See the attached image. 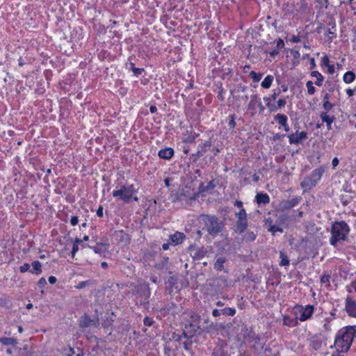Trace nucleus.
<instances>
[{
  "label": "nucleus",
  "mask_w": 356,
  "mask_h": 356,
  "mask_svg": "<svg viewBox=\"0 0 356 356\" xmlns=\"http://www.w3.org/2000/svg\"><path fill=\"white\" fill-rule=\"evenodd\" d=\"M356 339V325H347L341 328L336 334L334 346L341 352H348Z\"/></svg>",
  "instance_id": "obj_1"
},
{
  "label": "nucleus",
  "mask_w": 356,
  "mask_h": 356,
  "mask_svg": "<svg viewBox=\"0 0 356 356\" xmlns=\"http://www.w3.org/2000/svg\"><path fill=\"white\" fill-rule=\"evenodd\" d=\"M350 232V226L345 221L334 222L330 229V244L334 248L338 247L347 241Z\"/></svg>",
  "instance_id": "obj_2"
},
{
  "label": "nucleus",
  "mask_w": 356,
  "mask_h": 356,
  "mask_svg": "<svg viewBox=\"0 0 356 356\" xmlns=\"http://www.w3.org/2000/svg\"><path fill=\"white\" fill-rule=\"evenodd\" d=\"M200 222L204 225L203 229L212 236H216L221 232L224 227L223 222L216 216L201 215Z\"/></svg>",
  "instance_id": "obj_3"
},
{
  "label": "nucleus",
  "mask_w": 356,
  "mask_h": 356,
  "mask_svg": "<svg viewBox=\"0 0 356 356\" xmlns=\"http://www.w3.org/2000/svg\"><path fill=\"white\" fill-rule=\"evenodd\" d=\"M326 167L320 166L311 172L309 176H307L300 183V187L304 192H307L312 188L315 187L320 181L325 171Z\"/></svg>",
  "instance_id": "obj_4"
},
{
  "label": "nucleus",
  "mask_w": 356,
  "mask_h": 356,
  "mask_svg": "<svg viewBox=\"0 0 356 356\" xmlns=\"http://www.w3.org/2000/svg\"><path fill=\"white\" fill-rule=\"evenodd\" d=\"M138 188H136L134 184L127 186H122L119 189L114 190L112 195L114 197H118L124 203H129L131 200L136 202L138 201V197L136 194L138 193Z\"/></svg>",
  "instance_id": "obj_5"
},
{
  "label": "nucleus",
  "mask_w": 356,
  "mask_h": 356,
  "mask_svg": "<svg viewBox=\"0 0 356 356\" xmlns=\"http://www.w3.org/2000/svg\"><path fill=\"white\" fill-rule=\"evenodd\" d=\"M314 311V307L311 305L305 306L296 305L293 308L294 314H296L298 320L301 322L306 321L311 318Z\"/></svg>",
  "instance_id": "obj_6"
},
{
  "label": "nucleus",
  "mask_w": 356,
  "mask_h": 356,
  "mask_svg": "<svg viewBox=\"0 0 356 356\" xmlns=\"http://www.w3.org/2000/svg\"><path fill=\"white\" fill-rule=\"evenodd\" d=\"M236 217V228L240 232H244L248 227V215L244 209H241L235 213Z\"/></svg>",
  "instance_id": "obj_7"
},
{
  "label": "nucleus",
  "mask_w": 356,
  "mask_h": 356,
  "mask_svg": "<svg viewBox=\"0 0 356 356\" xmlns=\"http://www.w3.org/2000/svg\"><path fill=\"white\" fill-rule=\"evenodd\" d=\"M345 311L349 316L356 318V301L350 296L346 298Z\"/></svg>",
  "instance_id": "obj_8"
},
{
  "label": "nucleus",
  "mask_w": 356,
  "mask_h": 356,
  "mask_svg": "<svg viewBox=\"0 0 356 356\" xmlns=\"http://www.w3.org/2000/svg\"><path fill=\"white\" fill-rule=\"evenodd\" d=\"M288 138L290 144H298L307 138V134L306 131H297L296 133L288 135Z\"/></svg>",
  "instance_id": "obj_9"
},
{
  "label": "nucleus",
  "mask_w": 356,
  "mask_h": 356,
  "mask_svg": "<svg viewBox=\"0 0 356 356\" xmlns=\"http://www.w3.org/2000/svg\"><path fill=\"white\" fill-rule=\"evenodd\" d=\"M301 200V197H295L291 200H283L280 207L283 210H289L296 207Z\"/></svg>",
  "instance_id": "obj_10"
},
{
  "label": "nucleus",
  "mask_w": 356,
  "mask_h": 356,
  "mask_svg": "<svg viewBox=\"0 0 356 356\" xmlns=\"http://www.w3.org/2000/svg\"><path fill=\"white\" fill-rule=\"evenodd\" d=\"M184 238L185 235L184 233L176 232L175 234L170 236L169 241L171 245H177L181 244Z\"/></svg>",
  "instance_id": "obj_11"
},
{
  "label": "nucleus",
  "mask_w": 356,
  "mask_h": 356,
  "mask_svg": "<svg viewBox=\"0 0 356 356\" xmlns=\"http://www.w3.org/2000/svg\"><path fill=\"white\" fill-rule=\"evenodd\" d=\"M174 149L171 147L161 149L158 152V156L163 159L169 160L174 156Z\"/></svg>",
  "instance_id": "obj_12"
},
{
  "label": "nucleus",
  "mask_w": 356,
  "mask_h": 356,
  "mask_svg": "<svg viewBox=\"0 0 356 356\" xmlns=\"http://www.w3.org/2000/svg\"><path fill=\"white\" fill-rule=\"evenodd\" d=\"M197 329L198 326L197 325L189 323L188 325H186L184 334L186 337H192L197 332Z\"/></svg>",
  "instance_id": "obj_13"
},
{
  "label": "nucleus",
  "mask_w": 356,
  "mask_h": 356,
  "mask_svg": "<svg viewBox=\"0 0 356 356\" xmlns=\"http://www.w3.org/2000/svg\"><path fill=\"white\" fill-rule=\"evenodd\" d=\"M218 183L214 179L211 180L207 183V185H204L202 183L199 186L200 193L207 192L208 191L212 190L217 186Z\"/></svg>",
  "instance_id": "obj_14"
},
{
  "label": "nucleus",
  "mask_w": 356,
  "mask_h": 356,
  "mask_svg": "<svg viewBox=\"0 0 356 356\" xmlns=\"http://www.w3.org/2000/svg\"><path fill=\"white\" fill-rule=\"evenodd\" d=\"M199 136L198 134H192L188 131L184 134L182 137V142L184 143H192L195 141V138Z\"/></svg>",
  "instance_id": "obj_15"
},
{
  "label": "nucleus",
  "mask_w": 356,
  "mask_h": 356,
  "mask_svg": "<svg viewBox=\"0 0 356 356\" xmlns=\"http://www.w3.org/2000/svg\"><path fill=\"white\" fill-rule=\"evenodd\" d=\"M256 202L259 204H267L270 202V197L266 193H257L256 197Z\"/></svg>",
  "instance_id": "obj_16"
},
{
  "label": "nucleus",
  "mask_w": 356,
  "mask_h": 356,
  "mask_svg": "<svg viewBox=\"0 0 356 356\" xmlns=\"http://www.w3.org/2000/svg\"><path fill=\"white\" fill-rule=\"evenodd\" d=\"M211 146V140H206L202 143H200L197 147V150L199 151V154H204Z\"/></svg>",
  "instance_id": "obj_17"
},
{
  "label": "nucleus",
  "mask_w": 356,
  "mask_h": 356,
  "mask_svg": "<svg viewBox=\"0 0 356 356\" xmlns=\"http://www.w3.org/2000/svg\"><path fill=\"white\" fill-rule=\"evenodd\" d=\"M298 318L296 317L295 318H291L289 316H284L283 317V325L288 327H296L298 325Z\"/></svg>",
  "instance_id": "obj_18"
},
{
  "label": "nucleus",
  "mask_w": 356,
  "mask_h": 356,
  "mask_svg": "<svg viewBox=\"0 0 356 356\" xmlns=\"http://www.w3.org/2000/svg\"><path fill=\"white\" fill-rule=\"evenodd\" d=\"M259 101V97L257 95L250 96V101L248 105V109L252 111V114L254 113L257 104Z\"/></svg>",
  "instance_id": "obj_19"
},
{
  "label": "nucleus",
  "mask_w": 356,
  "mask_h": 356,
  "mask_svg": "<svg viewBox=\"0 0 356 356\" xmlns=\"http://www.w3.org/2000/svg\"><path fill=\"white\" fill-rule=\"evenodd\" d=\"M286 104V101L284 99H280L277 102L276 104H274L270 106V109L269 110L270 112H275L277 110L280 109L282 107H284Z\"/></svg>",
  "instance_id": "obj_20"
},
{
  "label": "nucleus",
  "mask_w": 356,
  "mask_h": 356,
  "mask_svg": "<svg viewBox=\"0 0 356 356\" xmlns=\"http://www.w3.org/2000/svg\"><path fill=\"white\" fill-rule=\"evenodd\" d=\"M274 80V77L273 75H268L266 76L264 79L262 81L261 83V86L263 88H265V89H268L270 88L272 83H273V81Z\"/></svg>",
  "instance_id": "obj_21"
},
{
  "label": "nucleus",
  "mask_w": 356,
  "mask_h": 356,
  "mask_svg": "<svg viewBox=\"0 0 356 356\" xmlns=\"http://www.w3.org/2000/svg\"><path fill=\"white\" fill-rule=\"evenodd\" d=\"M277 95H278V93H277L276 92H274L271 95L264 97V101L265 102L266 106H267L268 110H270V106H272L273 105V104H272L271 102L276 99Z\"/></svg>",
  "instance_id": "obj_22"
},
{
  "label": "nucleus",
  "mask_w": 356,
  "mask_h": 356,
  "mask_svg": "<svg viewBox=\"0 0 356 356\" xmlns=\"http://www.w3.org/2000/svg\"><path fill=\"white\" fill-rule=\"evenodd\" d=\"M311 76L312 77H316V81H315V84L317 86H321L323 85L324 77L318 71H312L311 72Z\"/></svg>",
  "instance_id": "obj_23"
},
{
  "label": "nucleus",
  "mask_w": 356,
  "mask_h": 356,
  "mask_svg": "<svg viewBox=\"0 0 356 356\" xmlns=\"http://www.w3.org/2000/svg\"><path fill=\"white\" fill-rule=\"evenodd\" d=\"M0 343L5 346H16L17 341L15 338L10 337H1L0 338Z\"/></svg>",
  "instance_id": "obj_24"
},
{
  "label": "nucleus",
  "mask_w": 356,
  "mask_h": 356,
  "mask_svg": "<svg viewBox=\"0 0 356 356\" xmlns=\"http://www.w3.org/2000/svg\"><path fill=\"white\" fill-rule=\"evenodd\" d=\"M33 269L30 270L32 274L39 275L42 273V265L39 261H34L32 263Z\"/></svg>",
  "instance_id": "obj_25"
},
{
  "label": "nucleus",
  "mask_w": 356,
  "mask_h": 356,
  "mask_svg": "<svg viewBox=\"0 0 356 356\" xmlns=\"http://www.w3.org/2000/svg\"><path fill=\"white\" fill-rule=\"evenodd\" d=\"M355 79V75L354 72L352 71L346 72L343 74V81L346 83H351L352 82L354 81Z\"/></svg>",
  "instance_id": "obj_26"
},
{
  "label": "nucleus",
  "mask_w": 356,
  "mask_h": 356,
  "mask_svg": "<svg viewBox=\"0 0 356 356\" xmlns=\"http://www.w3.org/2000/svg\"><path fill=\"white\" fill-rule=\"evenodd\" d=\"M140 289L142 291L141 296H143L145 300H147L150 296L149 284L145 283L141 284Z\"/></svg>",
  "instance_id": "obj_27"
},
{
  "label": "nucleus",
  "mask_w": 356,
  "mask_h": 356,
  "mask_svg": "<svg viewBox=\"0 0 356 356\" xmlns=\"http://www.w3.org/2000/svg\"><path fill=\"white\" fill-rule=\"evenodd\" d=\"M280 266H288L289 265V259L288 256L283 252H280Z\"/></svg>",
  "instance_id": "obj_28"
},
{
  "label": "nucleus",
  "mask_w": 356,
  "mask_h": 356,
  "mask_svg": "<svg viewBox=\"0 0 356 356\" xmlns=\"http://www.w3.org/2000/svg\"><path fill=\"white\" fill-rule=\"evenodd\" d=\"M274 120L277 122L281 126L285 125V123L288 121V118L284 114L278 113L274 117Z\"/></svg>",
  "instance_id": "obj_29"
},
{
  "label": "nucleus",
  "mask_w": 356,
  "mask_h": 356,
  "mask_svg": "<svg viewBox=\"0 0 356 356\" xmlns=\"http://www.w3.org/2000/svg\"><path fill=\"white\" fill-rule=\"evenodd\" d=\"M320 118L322 122L325 123L333 122L335 120L334 116L328 115L327 112H322Z\"/></svg>",
  "instance_id": "obj_30"
},
{
  "label": "nucleus",
  "mask_w": 356,
  "mask_h": 356,
  "mask_svg": "<svg viewBox=\"0 0 356 356\" xmlns=\"http://www.w3.org/2000/svg\"><path fill=\"white\" fill-rule=\"evenodd\" d=\"M225 262V259L224 257H219L217 259L214 264V268L217 271L222 270L224 268V264Z\"/></svg>",
  "instance_id": "obj_31"
},
{
  "label": "nucleus",
  "mask_w": 356,
  "mask_h": 356,
  "mask_svg": "<svg viewBox=\"0 0 356 356\" xmlns=\"http://www.w3.org/2000/svg\"><path fill=\"white\" fill-rule=\"evenodd\" d=\"M88 248L92 249L96 254H99L101 256L106 252V249L103 244H100L97 246L88 245Z\"/></svg>",
  "instance_id": "obj_32"
},
{
  "label": "nucleus",
  "mask_w": 356,
  "mask_h": 356,
  "mask_svg": "<svg viewBox=\"0 0 356 356\" xmlns=\"http://www.w3.org/2000/svg\"><path fill=\"white\" fill-rule=\"evenodd\" d=\"M129 70L132 71V72L136 76L141 75L142 73L144 72L143 68L136 67L134 63L132 62L129 63Z\"/></svg>",
  "instance_id": "obj_33"
},
{
  "label": "nucleus",
  "mask_w": 356,
  "mask_h": 356,
  "mask_svg": "<svg viewBox=\"0 0 356 356\" xmlns=\"http://www.w3.org/2000/svg\"><path fill=\"white\" fill-rule=\"evenodd\" d=\"M250 77L252 79V81L255 83H258L262 78V73H257L254 71H251L250 72Z\"/></svg>",
  "instance_id": "obj_34"
},
{
  "label": "nucleus",
  "mask_w": 356,
  "mask_h": 356,
  "mask_svg": "<svg viewBox=\"0 0 356 356\" xmlns=\"http://www.w3.org/2000/svg\"><path fill=\"white\" fill-rule=\"evenodd\" d=\"M221 313L225 316H233L236 314V309L234 307H225L221 310Z\"/></svg>",
  "instance_id": "obj_35"
},
{
  "label": "nucleus",
  "mask_w": 356,
  "mask_h": 356,
  "mask_svg": "<svg viewBox=\"0 0 356 356\" xmlns=\"http://www.w3.org/2000/svg\"><path fill=\"white\" fill-rule=\"evenodd\" d=\"M310 346L312 347V348L317 350L321 348V343L317 339L312 337L310 341Z\"/></svg>",
  "instance_id": "obj_36"
},
{
  "label": "nucleus",
  "mask_w": 356,
  "mask_h": 356,
  "mask_svg": "<svg viewBox=\"0 0 356 356\" xmlns=\"http://www.w3.org/2000/svg\"><path fill=\"white\" fill-rule=\"evenodd\" d=\"M306 87L309 95H314L316 92V88L314 86V83L312 81H308L306 83Z\"/></svg>",
  "instance_id": "obj_37"
},
{
  "label": "nucleus",
  "mask_w": 356,
  "mask_h": 356,
  "mask_svg": "<svg viewBox=\"0 0 356 356\" xmlns=\"http://www.w3.org/2000/svg\"><path fill=\"white\" fill-rule=\"evenodd\" d=\"M272 222H270V227L268 229V230L272 232L273 234L276 232H283V229L282 227H280V226L278 225H272L271 224Z\"/></svg>",
  "instance_id": "obj_38"
},
{
  "label": "nucleus",
  "mask_w": 356,
  "mask_h": 356,
  "mask_svg": "<svg viewBox=\"0 0 356 356\" xmlns=\"http://www.w3.org/2000/svg\"><path fill=\"white\" fill-rule=\"evenodd\" d=\"M247 241H253L256 238V235L252 232H248L245 236Z\"/></svg>",
  "instance_id": "obj_39"
},
{
  "label": "nucleus",
  "mask_w": 356,
  "mask_h": 356,
  "mask_svg": "<svg viewBox=\"0 0 356 356\" xmlns=\"http://www.w3.org/2000/svg\"><path fill=\"white\" fill-rule=\"evenodd\" d=\"M334 106V104L330 103V102H323V108H324V110H325L326 111L325 112H328L329 111H330Z\"/></svg>",
  "instance_id": "obj_40"
},
{
  "label": "nucleus",
  "mask_w": 356,
  "mask_h": 356,
  "mask_svg": "<svg viewBox=\"0 0 356 356\" xmlns=\"http://www.w3.org/2000/svg\"><path fill=\"white\" fill-rule=\"evenodd\" d=\"M90 284V281H82L80 282L75 287L77 289H81L85 288L86 286H88Z\"/></svg>",
  "instance_id": "obj_41"
},
{
  "label": "nucleus",
  "mask_w": 356,
  "mask_h": 356,
  "mask_svg": "<svg viewBox=\"0 0 356 356\" xmlns=\"http://www.w3.org/2000/svg\"><path fill=\"white\" fill-rule=\"evenodd\" d=\"M29 269L30 265L28 263H25L19 267V271L22 273L27 272Z\"/></svg>",
  "instance_id": "obj_42"
},
{
  "label": "nucleus",
  "mask_w": 356,
  "mask_h": 356,
  "mask_svg": "<svg viewBox=\"0 0 356 356\" xmlns=\"http://www.w3.org/2000/svg\"><path fill=\"white\" fill-rule=\"evenodd\" d=\"M143 323L145 325L149 327L152 325L154 321L152 318L147 316L144 318Z\"/></svg>",
  "instance_id": "obj_43"
},
{
  "label": "nucleus",
  "mask_w": 356,
  "mask_h": 356,
  "mask_svg": "<svg viewBox=\"0 0 356 356\" xmlns=\"http://www.w3.org/2000/svg\"><path fill=\"white\" fill-rule=\"evenodd\" d=\"M38 285L39 288L44 289L45 287V286L47 285V281H46L45 278L41 277L38 282Z\"/></svg>",
  "instance_id": "obj_44"
},
{
  "label": "nucleus",
  "mask_w": 356,
  "mask_h": 356,
  "mask_svg": "<svg viewBox=\"0 0 356 356\" xmlns=\"http://www.w3.org/2000/svg\"><path fill=\"white\" fill-rule=\"evenodd\" d=\"M330 276L329 275H323L321 277L322 284H328L330 282Z\"/></svg>",
  "instance_id": "obj_45"
},
{
  "label": "nucleus",
  "mask_w": 356,
  "mask_h": 356,
  "mask_svg": "<svg viewBox=\"0 0 356 356\" xmlns=\"http://www.w3.org/2000/svg\"><path fill=\"white\" fill-rule=\"evenodd\" d=\"M229 118H230V120L229 122V126L230 128L234 129L236 127L234 115H232L229 116Z\"/></svg>",
  "instance_id": "obj_46"
},
{
  "label": "nucleus",
  "mask_w": 356,
  "mask_h": 356,
  "mask_svg": "<svg viewBox=\"0 0 356 356\" xmlns=\"http://www.w3.org/2000/svg\"><path fill=\"white\" fill-rule=\"evenodd\" d=\"M322 64L325 66H328L330 64V59H329V57L327 56V55H325L323 58H322Z\"/></svg>",
  "instance_id": "obj_47"
},
{
  "label": "nucleus",
  "mask_w": 356,
  "mask_h": 356,
  "mask_svg": "<svg viewBox=\"0 0 356 356\" xmlns=\"http://www.w3.org/2000/svg\"><path fill=\"white\" fill-rule=\"evenodd\" d=\"M325 35H332L330 37L329 36L328 40L330 42H331L333 38L336 37V34L334 32H332L330 29H328V30L326 31Z\"/></svg>",
  "instance_id": "obj_48"
},
{
  "label": "nucleus",
  "mask_w": 356,
  "mask_h": 356,
  "mask_svg": "<svg viewBox=\"0 0 356 356\" xmlns=\"http://www.w3.org/2000/svg\"><path fill=\"white\" fill-rule=\"evenodd\" d=\"M78 250H79V245H77V244H73L72 250V252H71L72 257V258H74L75 254H76V253L77 252Z\"/></svg>",
  "instance_id": "obj_49"
},
{
  "label": "nucleus",
  "mask_w": 356,
  "mask_h": 356,
  "mask_svg": "<svg viewBox=\"0 0 356 356\" xmlns=\"http://www.w3.org/2000/svg\"><path fill=\"white\" fill-rule=\"evenodd\" d=\"M78 222H79V218L77 216H74L71 218V219H70L71 225L75 226L78 224Z\"/></svg>",
  "instance_id": "obj_50"
},
{
  "label": "nucleus",
  "mask_w": 356,
  "mask_h": 356,
  "mask_svg": "<svg viewBox=\"0 0 356 356\" xmlns=\"http://www.w3.org/2000/svg\"><path fill=\"white\" fill-rule=\"evenodd\" d=\"M199 151L197 150L196 153H193L191 154V156L194 158L193 161H196L197 159H199L201 156H203V154H199Z\"/></svg>",
  "instance_id": "obj_51"
},
{
  "label": "nucleus",
  "mask_w": 356,
  "mask_h": 356,
  "mask_svg": "<svg viewBox=\"0 0 356 356\" xmlns=\"http://www.w3.org/2000/svg\"><path fill=\"white\" fill-rule=\"evenodd\" d=\"M103 207L102 205L99 206L97 210V216L99 218L103 217Z\"/></svg>",
  "instance_id": "obj_52"
},
{
  "label": "nucleus",
  "mask_w": 356,
  "mask_h": 356,
  "mask_svg": "<svg viewBox=\"0 0 356 356\" xmlns=\"http://www.w3.org/2000/svg\"><path fill=\"white\" fill-rule=\"evenodd\" d=\"M327 67V72L330 74H333L335 71V67L334 65H329Z\"/></svg>",
  "instance_id": "obj_53"
},
{
  "label": "nucleus",
  "mask_w": 356,
  "mask_h": 356,
  "mask_svg": "<svg viewBox=\"0 0 356 356\" xmlns=\"http://www.w3.org/2000/svg\"><path fill=\"white\" fill-rule=\"evenodd\" d=\"M345 352H341L340 350L336 348L335 351H334L332 354V356H344L343 353Z\"/></svg>",
  "instance_id": "obj_54"
},
{
  "label": "nucleus",
  "mask_w": 356,
  "mask_h": 356,
  "mask_svg": "<svg viewBox=\"0 0 356 356\" xmlns=\"http://www.w3.org/2000/svg\"><path fill=\"white\" fill-rule=\"evenodd\" d=\"M339 159L337 157H334L332 161V168H335L339 165Z\"/></svg>",
  "instance_id": "obj_55"
},
{
  "label": "nucleus",
  "mask_w": 356,
  "mask_h": 356,
  "mask_svg": "<svg viewBox=\"0 0 356 356\" xmlns=\"http://www.w3.org/2000/svg\"><path fill=\"white\" fill-rule=\"evenodd\" d=\"M221 310H218L217 309H215L212 311V315L214 316V317H218L219 316L220 314H221Z\"/></svg>",
  "instance_id": "obj_56"
},
{
  "label": "nucleus",
  "mask_w": 356,
  "mask_h": 356,
  "mask_svg": "<svg viewBox=\"0 0 356 356\" xmlns=\"http://www.w3.org/2000/svg\"><path fill=\"white\" fill-rule=\"evenodd\" d=\"M323 328L326 331H330L331 330V326H330V322L328 321L326 323H324Z\"/></svg>",
  "instance_id": "obj_57"
},
{
  "label": "nucleus",
  "mask_w": 356,
  "mask_h": 356,
  "mask_svg": "<svg viewBox=\"0 0 356 356\" xmlns=\"http://www.w3.org/2000/svg\"><path fill=\"white\" fill-rule=\"evenodd\" d=\"M48 280H49V282L51 284H55V283L56 282L57 279H56V277H54V276H50V277H49Z\"/></svg>",
  "instance_id": "obj_58"
},
{
  "label": "nucleus",
  "mask_w": 356,
  "mask_h": 356,
  "mask_svg": "<svg viewBox=\"0 0 356 356\" xmlns=\"http://www.w3.org/2000/svg\"><path fill=\"white\" fill-rule=\"evenodd\" d=\"M234 205L236 206L237 207L240 208V209H243V202L241 201L236 200L234 203Z\"/></svg>",
  "instance_id": "obj_59"
},
{
  "label": "nucleus",
  "mask_w": 356,
  "mask_h": 356,
  "mask_svg": "<svg viewBox=\"0 0 356 356\" xmlns=\"http://www.w3.org/2000/svg\"><path fill=\"white\" fill-rule=\"evenodd\" d=\"M291 41L293 42H299L300 41V39L299 36H298V35H293V37L291 38Z\"/></svg>",
  "instance_id": "obj_60"
},
{
  "label": "nucleus",
  "mask_w": 356,
  "mask_h": 356,
  "mask_svg": "<svg viewBox=\"0 0 356 356\" xmlns=\"http://www.w3.org/2000/svg\"><path fill=\"white\" fill-rule=\"evenodd\" d=\"M149 111L152 113H155L156 111H157V108L156 106L154 105H152L150 107H149Z\"/></svg>",
  "instance_id": "obj_61"
},
{
  "label": "nucleus",
  "mask_w": 356,
  "mask_h": 356,
  "mask_svg": "<svg viewBox=\"0 0 356 356\" xmlns=\"http://www.w3.org/2000/svg\"><path fill=\"white\" fill-rule=\"evenodd\" d=\"M330 102V95L328 93H326L323 99V102Z\"/></svg>",
  "instance_id": "obj_62"
},
{
  "label": "nucleus",
  "mask_w": 356,
  "mask_h": 356,
  "mask_svg": "<svg viewBox=\"0 0 356 356\" xmlns=\"http://www.w3.org/2000/svg\"><path fill=\"white\" fill-rule=\"evenodd\" d=\"M346 94L348 95V97H351L354 95V90L350 88H348L346 90Z\"/></svg>",
  "instance_id": "obj_63"
},
{
  "label": "nucleus",
  "mask_w": 356,
  "mask_h": 356,
  "mask_svg": "<svg viewBox=\"0 0 356 356\" xmlns=\"http://www.w3.org/2000/svg\"><path fill=\"white\" fill-rule=\"evenodd\" d=\"M170 242L169 241V243H163L162 245V248L163 250H167L169 249V246H170Z\"/></svg>",
  "instance_id": "obj_64"
}]
</instances>
